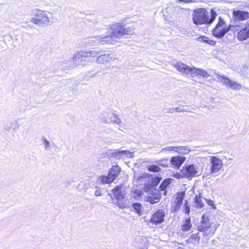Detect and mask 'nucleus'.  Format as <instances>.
Here are the masks:
<instances>
[{"instance_id": "obj_27", "label": "nucleus", "mask_w": 249, "mask_h": 249, "mask_svg": "<svg viewBox=\"0 0 249 249\" xmlns=\"http://www.w3.org/2000/svg\"><path fill=\"white\" fill-rule=\"evenodd\" d=\"M85 53L87 54V57L91 56L92 57H98L100 54L101 51L99 50L89 51V52H84Z\"/></svg>"}, {"instance_id": "obj_20", "label": "nucleus", "mask_w": 249, "mask_h": 249, "mask_svg": "<svg viewBox=\"0 0 249 249\" xmlns=\"http://www.w3.org/2000/svg\"><path fill=\"white\" fill-rule=\"evenodd\" d=\"M200 237L199 235V233H195L191 235L188 239L186 240V242L187 244L192 243L195 246H198L199 243Z\"/></svg>"}, {"instance_id": "obj_43", "label": "nucleus", "mask_w": 249, "mask_h": 249, "mask_svg": "<svg viewBox=\"0 0 249 249\" xmlns=\"http://www.w3.org/2000/svg\"><path fill=\"white\" fill-rule=\"evenodd\" d=\"M178 1L180 2H184L186 3L195 2L196 1L195 0H178Z\"/></svg>"}, {"instance_id": "obj_8", "label": "nucleus", "mask_w": 249, "mask_h": 249, "mask_svg": "<svg viewBox=\"0 0 249 249\" xmlns=\"http://www.w3.org/2000/svg\"><path fill=\"white\" fill-rule=\"evenodd\" d=\"M216 75L217 76V78L229 88L233 90H239L241 88V85L235 82L231 81L226 77L221 76L218 74H216Z\"/></svg>"}, {"instance_id": "obj_30", "label": "nucleus", "mask_w": 249, "mask_h": 249, "mask_svg": "<svg viewBox=\"0 0 249 249\" xmlns=\"http://www.w3.org/2000/svg\"><path fill=\"white\" fill-rule=\"evenodd\" d=\"M197 40L199 41L208 43L210 45L215 44L214 41L209 39V38L205 36H200L198 37Z\"/></svg>"}, {"instance_id": "obj_40", "label": "nucleus", "mask_w": 249, "mask_h": 249, "mask_svg": "<svg viewBox=\"0 0 249 249\" xmlns=\"http://www.w3.org/2000/svg\"><path fill=\"white\" fill-rule=\"evenodd\" d=\"M204 199L206 201V202L209 206H212L213 209H216L215 205L214 204L213 201L212 199H207L205 198H204Z\"/></svg>"}, {"instance_id": "obj_3", "label": "nucleus", "mask_w": 249, "mask_h": 249, "mask_svg": "<svg viewBox=\"0 0 249 249\" xmlns=\"http://www.w3.org/2000/svg\"><path fill=\"white\" fill-rule=\"evenodd\" d=\"M109 26L112 35L116 38H119L124 35H132L134 33L133 28L125 27L122 23L116 22Z\"/></svg>"}, {"instance_id": "obj_16", "label": "nucleus", "mask_w": 249, "mask_h": 249, "mask_svg": "<svg viewBox=\"0 0 249 249\" xmlns=\"http://www.w3.org/2000/svg\"><path fill=\"white\" fill-rule=\"evenodd\" d=\"M233 16L236 19L240 20H245L249 18V13L241 10H233Z\"/></svg>"}, {"instance_id": "obj_13", "label": "nucleus", "mask_w": 249, "mask_h": 249, "mask_svg": "<svg viewBox=\"0 0 249 249\" xmlns=\"http://www.w3.org/2000/svg\"><path fill=\"white\" fill-rule=\"evenodd\" d=\"M87 57V54L84 52H78L73 57V62L75 66H83L85 65L84 62Z\"/></svg>"}, {"instance_id": "obj_51", "label": "nucleus", "mask_w": 249, "mask_h": 249, "mask_svg": "<svg viewBox=\"0 0 249 249\" xmlns=\"http://www.w3.org/2000/svg\"><path fill=\"white\" fill-rule=\"evenodd\" d=\"M25 34V33H22V38L23 37V36H24V34Z\"/></svg>"}, {"instance_id": "obj_39", "label": "nucleus", "mask_w": 249, "mask_h": 249, "mask_svg": "<svg viewBox=\"0 0 249 249\" xmlns=\"http://www.w3.org/2000/svg\"><path fill=\"white\" fill-rule=\"evenodd\" d=\"M172 176L174 177V178H178V179H179L180 178H185L183 176V175L182 174L181 169L180 170L179 172L174 173L173 174V175H172Z\"/></svg>"}, {"instance_id": "obj_32", "label": "nucleus", "mask_w": 249, "mask_h": 249, "mask_svg": "<svg viewBox=\"0 0 249 249\" xmlns=\"http://www.w3.org/2000/svg\"><path fill=\"white\" fill-rule=\"evenodd\" d=\"M218 18V23L216 25L215 28H217L218 30H221L224 27V26L225 24V22L221 17H219Z\"/></svg>"}, {"instance_id": "obj_29", "label": "nucleus", "mask_w": 249, "mask_h": 249, "mask_svg": "<svg viewBox=\"0 0 249 249\" xmlns=\"http://www.w3.org/2000/svg\"><path fill=\"white\" fill-rule=\"evenodd\" d=\"M158 165L161 166L162 167H168L169 163L168 159H161L155 161Z\"/></svg>"}, {"instance_id": "obj_36", "label": "nucleus", "mask_w": 249, "mask_h": 249, "mask_svg": "<svg viewBox=\"0 0 249 249\" xmlns=\"http://www.w3.org/2000/svg\"><path fill=\"white\" fill-rule=\"evenodd\" d=\"M182 204H179L176 201H175L173 204L172 206V211L173 212H176L178 210Z\"/></svg>"}, {"instance_id": "obj_4", "label": "nucleus", "mask_w": 249, "mask_h": 249, "mask_svg": "<svg viewBox=\"0 0 249 249\" xmlns=\"http://www.w3.org/2000/svg\"><path fill=\"white\" fill-rule=\"evenodd\" d=\"M34 17L31 18L30 21L38 27H44L48 25L50 18L46 12L40 10H36L34 13Z\"/></svg>"}, {"instance_id": "obj_23", "label": "nucleus", "mask_w": 249, "mask_h": 249, "mask_svg": "<svg viewBox=\"0 0 249 249\" xmlns=\"http://www.w3.org/2000/svg\"><path fill=\"white\" fill-rule=\"evenodd\" d=\"M192 225L191 223V218L188 217L186 219L185 222L181 225V229L183 231H188L191 229Z\"/></svg>"}, {"instance_id": "obj_9", "label": "nucleus", "mask_w": 249, "mask_h": 249, "mask_svg": "<svg viewBox=\"0 0 249 249\" xmlns=\"http://www.w3.org/2000/svg\"><path fill=\"white\" fill-rule=\"evenodd\" d=\"M109 113L107 112H104L103 113L102 120L105 123L108 124L109 123H113L121 126L124 125V124L122 123L121 119L118 117L117 114L113 113L111 114V116L109 117V118L106 117V115L107 117Z\"/></svg>"}, {"instance_id": "obj_46", "label": "nucleus", "mask_w": 249, "mask_h": 249, "mask_svg": "<svg viewBox=\"0 0 249 249\" xmlns=\"http://www.w3.org/2000/svg\"><path fill=\"white\" fill-rule=\"evenodd\" d=\"M174 108H175V111H176V112H184V111H185L184 109H182L179 107H175Z\"/></svg>"}, {"instance_id": "obj_38", "label": "nucleus", "mask_w": 249, "mask_h": 249, "mask_svg": "<svg viewBox=\"0 0 249 249\" xmlns=\"http://www.w3.org/2000/svg\"><path fill=\"white\" fill-rule=\"evenodd\" d=\"M149 202L151 204H155L159 202L160 200V196H156L155 197H153L152 196H150L149 197Z\"/></svg>"}, {"instance_id": "obj_44", "label": "nucleus", "mask_w": 249, "mask_h": 249, "mask_svg": "<svg viewBox=\"0 0 249 249\" xmlns=\"http://www.w3.org/2000/svg\"><path fill=\"white\" fill-rule=\"evenodd\" d=\"M3 129L5 131L9 132L11 129V126L9 125L5 124L3 127Z\"/></svg>"}, {"instance_id": "obj_28", "label": "nucleus", "mask_w": 249, "mask_h": 249, "mask_svg": "<svg viewBox=\"0 0 249 249\" xmlns=\"http://www.w3.org/2000/svg\"><path fill=\"white\" fill-rule=\"evenodd\" d=\"M41 141L44 145L45 150L47 151L51 150V143L50 142L44 137L42 138Z\"/></svg>"}, {"instance_id": "obj_2", "label": "nucleus", "mask_w": 249, "mask_h": 249, "mask_svg": "<svg viewBox=\"0 0 249 249\" xmlns=\"http://www.w3.org/2000/svg\"><path fill=\"white\" fill-rule=\"evenodd\" d=\"M174 66L180 72L186 75H190L192 77L201 76L204 78H207L210 76L208 72L204 70L195 67H189L181 62H177Z\"/></svg>"}, {"instance_id": "obj_52", "label": "nucleus", "mask_w": 249, "mask_h": 249, "mask_svg": "<svg viewBox=\"0 0 249 249\" xmlns=\"http://www.w3.org/2000/svg\"><path fill=\"white\" fill-rule=\"evenodd\" d=\"M119 207H121L122 208V206H120V205H119Z\"/></svg>"}, {"instance_id": "obj_22", "label": "nucleus", "mask_w": 249, "mask_h": 249, "mask_svg": "<svg viewBox=\"0 0 249 249\" xmlns=\"http://www.w3.org/2000/svg\"><path fill=\"white\" fill-rule=\"evenodd\" d=\"M205 198L203 196H201L200 195L197 196L196 195L195 197V206L198 209H201L204 206L205 203L203 202V200Z\"/></svg>"}, {"instance_id": "obj_10", "label": "nucleus", "mask_w": 249, "mask_h": 249, "mask_svg": "<svg viewBox=\"0 0 249 249\" xmlns=\"http://www.w3.org/2000/svg\"><path fill=\"white\" fill-rule=\"evenodd\" d=\"M165 215L164 210L162 209L158 210L151 215L150 221L156 225L160 224L164 221Z\"/></svg>"}, {"instance_id": "obj_15", "label": "nucleus", "mask_w": 249, "mask_h": 249, "mask_svg": "<svg viewBox=\"0 0 249 249\" xmlns=\"http://www.w3.org/2000/svg\"><path fill=\"white\" fill-rule=\"evenodd\" d=\"M211 225L208 216L203 214L201 217V224L198 227V230L200 231L204 232L210 229Z\"/></svg>"}, {"instance_id": "obj_37", "label": "nucleus", "mask_w": 249, "mask_h": 249, "mask_svg": "<svg viewBox=\"0 0 249 249\" xmlns=\"http://www.w3.org/2000/svg\"><path fill=\"white\" fill-rule=\"evenodd\" d=\"M95 190L94 195L96 196H102V190L101 188L98 186H95Z\"/></svg>"}, {"instance_id": "obj_7", "label": "nucleus", "mask_w": 249, "mask_h": 249, "mask_svg": "<svg viewBox=\"0 0 249 249\" xmlns=\"http://www.w3.org/2000/svg\"><path fill=\"white\" fill-rule=\"evenodd\" d=\"M210 163L211 174L218 173L223 167L222 160L215 156L211 157Z\"/></svg>"}, {"instance_id": "obj_19", "label": "nucleus", "mask_w": 249, "mask_h": 249, "mask_svg": "<svg viewBox=\"0 0 249 249\" xmlns=\"http://www.w3.org/2000/svg\"><path fill=\"white\" fill-rule=\"evenodd\" d=\"M185 159V157L182 156L173 157L171 158L170 161L172 165H174L177 169H178L184 162Z\"/></svg>"}, {"instance_id": "obj_26", "label": "nucleus", "mask_w": 249, "mask_h": 249, "mask_svg": "<svg viewBox=\"0 0 249 249\" xmlns=\"http://www.w3.org/2000/svg\"><path fill=\"white\" fill-rule=\"evenodd\" d=\"M146 168L148 171L152 172H158L161 170L158 164L147 165L146 166Z\"/></svg>"}, {"instance_id": "obj_24", "label": "nucleus", "mask_w": 249, "mask_h": 249, "mask_svg": "<svg viewBox=\"0 0 249 249\" xmlns=\"http://www.w3.org/2000/svg\"><path fill=\"white\" fill-rule=\"evenodd\" d=\"M171 183V178H167L164 179L161 183L160 184V188L161 191H164V195H166V191L165 189Z\"/></svg>"}, {"instance_id": "obj_1", "label": "nucleus", "mask_w": 249, "mask_h": 249, "mask_svg": "<svg viewBox=\"0 0 249 249\" xmlns=\"http://www.w3.org/2000/svg\"><path fill=\"white\" fill-rule=\"evenodd\" d=\"M216 16L215 12L212 10L211 17L209 18V12L204 8L196 9L193 14V22L196 25L211 24L215 19Z\"/></svg>"}, {"instance_id": "obj_49", "label": "nucleus", "mask_w": 249, "mask_h": 249, "mask_svg": "<svg viewBox=\"0 0 249 249\" xmlns=\"http://www.w3.org/2000/svg\"><path fill=\"white\" fill-rule=\"evenodd\" d=\"M28 28H30L32 29V28H33V25H31V24H29V25L27 26L26 29H28Z\"/></svg>"}, {"instance_id": "obj_31", "label": "nucleus", "mask_w": 249, "mask_h": 249, "mask_svg": "<svg viewBox=\"0 0 249 249\" xmlns=\"http://www.w3.org/2000/svg\"><path fill=\"white\" fill-rule=\"evenodd\" d=\"M161 179L162 178L160 177H156L155 178H153L151 180V185L153 187L157 186L160 182Z\"/></svg>"}, {"instance_id": "obj_48", "label": "nucleus", "mask_w": 249, "mask_h": 249, "mask_svg": "<svg viewBox=\"0 0 249 249\" xmlns=\"http://www.w3.org/2000/svg\"><path fill=\"white\" fill-rule=\"evenodd\" d=\"M89 20L90 22H91V23H92L94 24H97L98 22V20L95 18H91V19H89Z\"/></svg>"}, {"instance_id": "obj_18", "label": "nucleus", "mask_w": 249, "mask_h": 249, "mask_svg": "<svg viewBox=\"0 0 249 249\" xmlns=\"http://www.w3.org/2000/svg\"><path fill=\"white\" fill-rule=\"evenodd\" d=\"M237 36L240 41H244L249 38V23L247 27L238 32Z\"/></svg>"}, {"instance_id": "obj_6", "label": "nucleus", "mask_w": 249, "mask_h": 249, "mask_svg": "<svg viewBox=\"0 0 249 249\" xmlns=\"http://www.w3.org/2000/svg\"><path fill=\"white\" fill-rule=\"evenodd\" d=\"M181 172L183 176L189 179L199 175L198 166L193 164L184 165L181 168Z\"/></svg>"}, {"instance_id": "obj_25", "label": "nucleus", "mask_w": 249, "mask_h": 249, "mask_svg": "<svg viewBox=\"0 0 249 249\" xmlns=\"http://www.w3.org/2000/svg\"><path fill=\"white\" fill-rule=\"evenodd\" d=\"M176 152L179 154H187L190 152L191 150L188 146H177Z\"/></svg>"}, {"instance_id": "obj_5", "label": "nucleus", "mask_w": 249, "mask_h": 249, "mask_svg": "<svg viewBox=\"0 0 249 249\" xmlns=\"http://www.w3.org/2000/svg\"><path fill=\"white\" fill-rule=\"evenodd\" d=\"M121 171L120 167L117 164L113 165L109 169L107 176H101L98 177V181L102 184H108L113 182Z\"/></svg>"}, {"instance_id": "obj_50", "label": "nucleus", "mask_w": 249, "mask_h": 249, "mask_svg": "<svg viewBox=\"0 0 249 249\" xmlns=\"http://www.w3.org/2000/svg\"><path fill=\"white\" fill-rule=\"evenodd\" d=\"M224 158H225V159H228V160H232V159L231 158H227L226 157H224Z\"/></svg>"}, {"instance_id": "obj_42", "label": "nucleus", "mask_w": 249, "mask_h": 249, "mask_svg": "<svg viewBox=\"0 0 249 249\" xmlns=\"http://www.w3.org/2000/svg\"><path fill=\"white\" fill-rule=\"evenodd\" d=\"M187 201L186 200V203H185V209H184V212L186 213L189 214L190 213V208L189 206L187 205Z\"/></svg>"}, {"instance_id": "obj_21", "label": "nucleus", "mask_w": 249, "mask_h": 249, "mask_svg": "<svg viewBox=\"0 0 249 249\" xmlns=\"http://www.w3.org/2000/svg\"><path fill=\"white\" fill-rule=\"evenodd\" d=\"M122 189L123 188L121 186H117L112 190L114 197L118 200H121L124 198V195Z\"/></svg>"}, {"instance_id": "obj_47", "label": "nucleus", "mask_w": 249, "mask_h": 249, "mask_svg": "<svg viewBox=\"0 0 249 249\" xmlns=\"http://www.w3.org/2000/svg\"><path fill=\"white\" fill-rule=\"evenodd\" d=\"M175 111V108L174 107L167 108V113H173Z\"/></svg>"}, {"instance_id": "obj_12", "label": "nucleus", "mask_w": 249, "mask_h": 249, "mask_svg": "<svg viewBox=\"0 0 249 249\" xmlns=\"http://www.w3.org/2000/svg\"><path fill=\"white\" fill-rule=\"evenodd\" d=\"M117 58L115 55L112 53H104L100 54L96 58V62L98 64H106L110 61H114Z\"/></svg>"}, {"instance_id": "obj_45", "label": "nucleus", "mask_w": 249, "mask_h": 249, "mask_svg": "<svg viewBox=\"0 0 249 249\" xmlns=\"http://www.w3.org/2000/svg\"><path fill=\"white\" fill-rule=\"evenodd\" d=\"M72 182H74V180L73 179H68L66 181L65 184L67 186H69V185H71V184Z\"/></svg>"}, {"instance_id": "obj_11", "label": "nucleus", "mask_w": 249, "mask_h": 249, "mask_svg": "<svg viewBox=\"0 0 249 249\" xmlns=\"http://www.w3.org/2000/svg\"><path fill=\"white\" fill-rule=\"evenodd\" d=\"M133 152H130L128 150H119L116 149L110 152V155L115 159H121L125 158H132L133 157Z\"/></svg>"}, {"instance_id": "obj_33", "label": "nucleus", "mask_w": 249, "mask_h": 249, "mask_svg": "<svg viewBox=\"0 0 249 249\" xmlns=\"http://www.w3.org/2000/svg\"><path fill=\"white\" fill-rule=\"evenodd\" d=\"M133 208L135 210L136 212L139 214L141 213L142 205L140 203H134L133 204Z\"/></svg>"}, {"instance_id": "obj_41", "label": "nucleus", "mask_w": 249, "mask_h": 249, "mask_svg": "<svg viewBox=\"0 0 249 249\" xmlns=\"http://www.w3.org/2000/svg\"><path fill=\"white\" fill-rule=\"evenodd\" d=\"M177 146H167L165 147L164 148H162L161 152L163 151H175L177 150Z\"/></svg>"}, {"instance_id": "obj_34", "label": "nucleus", "mask_w": 249, "mask_h": 249, "mask_svg": "<svg viewBox=\"0 0 249 249\" xmlns=\"http://www.w3.org/2000/svg\"><path fill=\"white\" fill-rule=\"evenodd\" d=\"M184 193L183 192H180L179 193L176 197V200L178 203L182 204V201L184 198Z\"/></svg>"}, {"instance_id": "obj_35", "label": "nucleus", "mask_w": 249, "mask_h": 249, "mask_svg": "<svg viewBox=\"0 0 249 249\" xmlns=\"http://www.w3.org/2000/svg\"><path fill=\"white\" fill-rule=\"evenodd\" d=\"M99 36H96L95 37H92L90 38L87 42H86L87 44H90L91 45H94V44H97V43H100V42L96 41V40L98 38Z\"/></svg>"}, {"instance_id": "obj_14", "label": "nucleus", "mask_w": 249, "mask_h": 249, "mask_svg": "<svg viewBox=\"0 0 249 249\" xmlns=\"http://www.w3.org/2000/svg\"><path fill=\"white\" fill-rule=\"evenodd\" d=\"M234 27L233 25H230L228 27H223L221 30H218L217 28H214L212 31V34L215 37L218 38H221L228 31L233 30L232 28Z\"/></svg>"}, {"instance_id": "obj_17", "label": "nucleus", "mask_w": 249, "mask_h": 249, "mask_svg": "<svg viewBox=\"0 0 249 249\" xmlns=\"http://www.w3.org/2000/svg\"><path fill=\"white\" fill-rule=\"evenodd\" d=\"M113 37H115L112 34L110 35H107L105 36H99L98 38L96 41L100 42L102 45L106 44H110L113 42L114 39Z\"/></svg>"}]
</instances>
